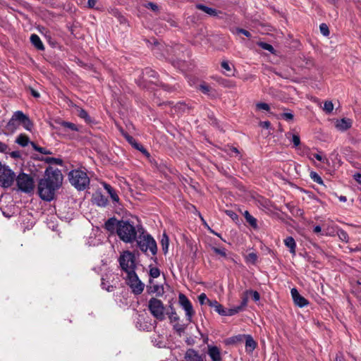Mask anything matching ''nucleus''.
<instances>
[{
	"label": "nucleus",
	"instance_id": "1",
	"mask_svg": "<svg viewBox=\"0 0 361 361\" xmlns=\"http://www.w3.org/2000/svg\"><path fill=\"white\" fill-rule=\"evenodd\" d=\"M63 176L59 169L49 167L46 169L44 178L38 183L39 197L45 201L54 199L55 192L62 184Z\"/></svg>",
	"mask_w": 361,
	"mask_h": 361
},
{
	"label": "nucleus",
	"instance_id": "2",
	"mask_svg": "<svg viewBox=\"0 0 361 361\" xmlns=\"http://www.w3.org/2000/svg\"><path fill=\"white\" fill-rule=\"evenodd\" d=\"M143 233L142 226L135 227L128 221H119L117 224V235L124 243H133L137 240V235Z\"/></svg>",
	"mask_w": 361,
	"mask_h": 361
},
{
	"label": "nucleus",
	"instance_id": "3",
	"mask_svg": "<svg viewBox=\"0 0 361 361\" xmlns=\"http://www.w3.org/2000/svg\"><path fill=\"white\" fill-rule=\"evenodd\" d=\"M71 184L78 190H85L89 188L90 180L87 173L81 169H73L68 173Z\"/></svg>",
	"mask_w": 361,
	"mask_h": 361
},
{
	"label": "nucleus",
	"instance_id": "4",
	"mask_svg": "<svg viewBox=\"0 0 361 361\" xmlns=\"http://www.w3.org/2000/svg\"><path fill=\"white\" fill-rule=\"evenodd\" d=\"M138 235V238H137L136 240L140 249L143 252L147 253L149 251L152 255H155L157 251V247L154 238L148 234L145 235L144 230L142 233H141Z\"/></svg>",
	"mask_w": 361,
	"mask_h": 361
},
{
	"label": "nucleus",
	"instance_id": "5",
	"mask_svg": "<svg viewBox=\"0 0 361 361\" xmlns=\"http://www.w3.org/2000/svg\"><path fill=\"white\" fill-rule=\"evenodd\" d=\"M148 310L151 314L157 320L165 319V306L161 300L152 298L148 302Z\"/></svg>",
	"mask_w": 361,
	"mask_h": 361
},
{
	"label": "nucleus",
	"instance_id": "6",
	"mask_svg": "<svg viewBox=\"0 0 361 361\" xmlns=\"http://www.w3.org/2000/svg\"><path fill=\"white\" fill-rule=\"evenodd\" d=\"M119 264L126 273L135 271L136 264L134 254L130 251H124L119 257Z\"/></svg>",
	"mask_w": 361,
	"mask_h": 361
},
{
	"label": "nucleus",
	"instance_id": "7",
	"mask_svg": "<svg viewBox=\"0 0 361 361\" xmlns=\"http://www.w3.org/2000/svg\"><path fill=\"white\" fill-rule=\"evenodd\" d=\"M18 189L24 192H31L35 188L32 177L28 174L21 173L16 178Z\"/></svg>",
	"mask_w": 361,
	"mask_h": 361
},
{
	"label": "nucleus",
	"instance_id": "8",
	"mask_svg": "<svg viewBox=\"0 0 361 361\" xmlns=\"http://www.w3.org/2000/svg\"><path fill=\"white\" fill-rule=\"evenodd\" d=\"M126 282L133 293L139 295L142 293L145 284L139 279L135 271L126 273Z\"/></svg>",
	"mask_w": 361,
	"mask_h": 361
},
{
	"label": "nucleus",
	"instance_id": "9",
	"mask_svg": "<svg viewBox=\"0 0 361 361\" xmlns=\"http://www.w3.org/2000/svg\"><path fill=\"white\" fill-rule=\"evenodd\" d=\"M178 302L185 312L186 320L191 322L192 317L195 314L191 302L183 293H180L178 295Z\"/></svg>",
	"mask_w": 361,
	"mask_h": 361
},
{
	"label": "nucleus",
	"instance_id": "10",
	"mask_svg": "<svg viewBox=\"0 0 361 361\" xmlns=\"http://www.w3.org/2000/svg\"><path fill=\"white\" fill-rule=\"evenodd\" d=\"M16 178L14 172L11 169H4L0 174V186L4 188H9L13 184Z\"/></svg>",
	"mask_w": 361,
	"mask_h": 361
},
{
	"label": "nucleus",
	"instance_id": "11",
	"mask_svg": "<svg viewBox=\"0 0 361 361\" xmlns=\"http://www.w3.org/2000/svg\"><path fill=\"white\" fill-rule=\"evenodd\" d=\"M290 293L295 304L298 307H303L309 304L307 300L302 297L296 288H292Z\"/></svg>",
	"mask_w": 361,
	"mask_h": 361
},
{
	"label": "nucleus",
	"instance_id": "12",
	"mask_svg": "<svg viewBox=\"0 0 361 361\" xmlns=\"http://www.w3.org/2000/svg\"><path fill=\"white\" fill-rule=\"evenodd\" d=\"M209 356L211 357L212 361H221V355L220 349L215 345H208Z\"/></svg>",
	"mask_w": 361,
	"mask_h": 361
},
{
	"label": "nucleus",
	"instance_id": "13",
	"mask_svg": "<svg viewBox=\"0 0 361 361\" xmlns=\"http://www.w3.org/2000/svg\"><path fill=\"white\" fill-rule=\"evenodd\" d=\"M323 226L324 231L322 234L324 235L334 236L338 229L332 221L325 223Z\"/></svg>",
	"mask_w": 361,
	"mask_h": 361
},
{
	"label": "nucleus",
	"instance_id": "14",
	"mask_svg": "<svg viewBox=\"0 0 361 361\" xmlns=\"http://www.w3.org/2000/svg\"><path fill=\"white\" fill-rule=\"evenodd\" d=\"M186 361H203L202 356L194 349H188L185 355Z\"/></svg>",
	"mask_w": 361,
	"mask_h": 361
},
{
	"label": "nucleus",
	"instance_id": "15",
	"mask_svg": "<svg viewBox=\"0 0 361 361\" xmlns=\"http://www.w3.org/2000/svg\"><path fill=\"white\" fill-rule=\"evenodd\" d=\"M92 202L97 206L104 207L107 204L108 200L101 192H97L92 196Z\"/></svg>",
	"mask_w": 361,
	"mask_h": 361
},
{
	"label": "nucleus",
	"instance_id": "16",
	"mask_svg": "<svg viewBox=\"0 0 361 361\" xmlns=\"http://www.w3.org/2000/svg\"><path fill=\"white\" fill-rule=\"evenodd\" d=\"M352 126V121L349 118H342L336 121V127L341 131H344L350 128Z\"/></svg>",
	"mask_w": 361,
	"mask_h": 361
},
{
	"label": "nucleus",
	"instance_id": "17",
	"mask_svg": "<svg viewBox=\"0 0 361 361\" xmlns=\"http://www.w3.org/2000/svg\"><path fill=\"white\" fill-rule=\"evenodd\" d=\"M196 6L198 9L202 11L210 16H218V14L221 13V12L218 11L216 9L208 7L203 4H197Z\"/></svg>",
	"mask_w": 361,
	"mask_h": 361
},
{
	"label": "nucleus",
	"instance_id": "18",
	"mask_svg": "<svg viewBox=\"0 0 361 361\" xmlns=\"http://www.w3.org/2000/svg\"><path fill=\"white\" fill-rule=\"evenodd\" d=\"M285 245L289 248L290 252L293 255H295L296 243L294 238L291 236L287 237L284 240Z\"/></svg>",
	"mask_w": 361,
	"mask_h": 361
},
{
	"label": "nucleus",
	"instance_id": "19",
	"mask_svg": "<svg viewBox=\"0 0 361 361\" xmlns=\"http://www.w3.org/2000/svg\"><path fill=\"white\" fill-rule=\"evenodd\" d=\"M55 122L57 124L60 125L61 126H62L65 128H68L72 131H78V128L77 127V126L75 124H74L73 123L64 121L61 119H57L55 121Z\"/></svg>",
	"mask_w": 361,
	"mask_h": 361
},
{
	"label": "nucleus",
	"instance_id": "20",
	"mask_svg": "<svg viewBox=\"0 0 361 361\" xmlns=\"http://www.w3.org/2000/svg\"><path fill=\"white\" fill-rule=\"evenodd\" d=\"M30 41L32 44L39 50H44V47L42 42L39 37L36 34H32L30 36Z\"/></svg>",
	"mask_w": 361,
	"mask_h": 361
},
{
	"label": "nucleus",
	"instance_id": "21",
	"mask_svg": "<svg viewBox=\"0 0 361 361\" xmlns=\"http://www.w3.org/2000/svg\"><path fill=\"white\" fill-rule=\"evenodd\" d=\"M256 342L251 336H246L245 349L247 352L252 353L256 348Z\"/></svg>",
	"mask_w": 361,
	"mask_h": 361
},
{
	"label": "nucleus",
	"instance_id": "22",
	"mask_svg": "<svg viewBox=\"0 0 361 361\" xmlns=\"http://www.w3.org/2000/svg\"><path fill=\"white\" fill-rule=\"evenodd\" d=\"M118 221L114 218L108 219L105 223V228L111 232H113L115 229L117 231V224Z\"/></svg>",
	"mask_w": 361,
	"mask_h": 361
},
{
	"label": "nucleus",
	"instance_id": "23",
	"mask_svg": "<svg viewBox=\"0 0 361 361\" xmlns=\"http://www.w3.org/2000/svg\"><path fill=\"white\" fill-rule=\"evenodd\" d=\"M104 188L107 191V192L109 194L110 197L114 202H118L119 197L116 194V191L110 185L107 183H104Z\"/></svg>",
	"mask_w": 361,
	"mask_h": 361
},
{
	"label": "nucleus",
	"instance_id": "24",
	"mask_svg": "<svg viewBox=\"0 0 361 361\" xmlns=\"http://www.w3.org/2000/svg\"><path fill=\"white\" fill-rule=\"evenodd\" d=\"M286 137L293 143L294 147H298L300 144V138L299 135L296 134H292L291 133H287L286 134Z\"/></svg>",
	"mask_w": 361,
	"mask_h": 361
},
{
	"label": "nucleus",
	"instance_id": "25",
	"mask_svg": "<svg viewBox=\"0 0 361 361\" xmlns=\"http://www.w3.org/2000/svg\"><path fill=\"white\" fill-rule=\"evenodd\" d=\"M209 306L214 307L216 312L224 316L225 309L216 300L209 301Z\"/></svg>",
	"mask_w": 361,
	"mask_h": 361
},
{
	"label": "nucleus",
	"instance_id": "26",
	"mask_svg": "<svg viewBox=\"0 0 361 361\" xmlns=\"http://www.w3.org/2000/svg\"><path fill=\"white\" fill-rule=\"evenodd\" d=\"M16 142L22 147H25L29 143V137L24 134H20L17 137Z\"/></svg>",
	"mask_w": 361,
	"mask_h": 361
},
{
	"label": "nucleus",
	"instance_id": "27",
	"mask_svg": "<svg viewBox=\"0 0 361 361\" xmlns=\"http://www.w3.org/2000/svg\"><path fill=\"white\" fill-rule=\"evenodd\" d=\"M27 116H25L22 111H16L13 116H12V119L16 122V121H20L21 123L25 121V119L27 118Z\"/></svg>",
	"mask_w": 361,
	"mask_h": 361
},
{
	"label": "nucleus",
	"instance_id": "28",
	"mask_svg": "<svg viewBox=\"0 0 361 361\" xmlns=\"http://www.w3.org/2000/svg\"><path fill=\"white\" fill-rule=\"evenodd\" d=\"M169 242V237L166 235V234L164 233L162 235L161 240V244L162 246V250L164 253H166L168 252Z\"/></svg>",
	"mask_w": 361,
	"mask_h": 361
},
{
	"label": "nucleus",
	"instance_id": "29",
	"mask_svg": "<svg viewBox=\"0 0 361 361\" xmlns=\"http://www.w3.org/2000/svg\"><path fill=\"white\" fill-rule=\"evenodd\" d=\"M242 311L241 307L239 306L233 307L232 308L225 310L224 316H233L239 312Z\"/></svg>",
	"mask_w": 361,
	"mask_h": 361
},
{
	"label": "nucleus",
	"instance_id": "30",
	"mask_svg": "<svg viewBox=\"0 0 361 361\" xmlns=\"http://www.w3.org/2000/svg\"><path fill=\"white\" fill-rule=\"evenodd\" d=\"M257 260V255L255 252H250L245 257V261L247 263L255 264Z\"/></svg>",
	"mask_w": 361,
	"mask_h": 361
},
{
	"label": "nucleus",
	"instance_id": "31",
	"mask_svg": "<svg viewBox=\"0 0 361 361\" xmlns=\"http://www.w3.org/2000/svg\"><path fill=\"white\" fill-rule=\"evenodd\" d=\"M338 236V238H340V240H341L342 241H344V242H348V233L343 231V229L341 228H338L336 233Z\"/></svg>",
	"mask_w": 361,
	"mask_h": 361
},
{
	"label": "nucleus",
	"instance_id": "32",
	"mask_svg": "<svg viewBox=\"0 0 361 361\" xmlns=\"http://www.w3.org/2000/svg\"><path fill=\"white\" fill-rule=\"evenodd\" d=\"M171 307V312L168 313L169 318L171 320V322H177L179 320V317L176 312L175 309L173 307Z\"/></svg>",
	"mask_w": 361,
	"mask_h": 361
},
{
	"label": "nucleus",
	"instance_id": "33",
	"mask_svg": "<svg viewBox=\"0 0 361 361\" xmlns=\"http://www.w3.org/2000/svg\"><path fill=\"white\" fill-rule=\"evenodd\" d=\"M150 293H157V295H161L164 293V289L161 286L154 285L151 287Z\"/></svg>",
	"mask_w": 361,
	"mask_h": 361
},
{
	"label": "nucleus",
	"instance_id": "34",
	"mask_svg": "<svg viewBox=\"0 0 361 361\" xmlns=\"http://www.w3.org/2000/svg\"><path fill=\"white\" fill-rule=\"evenodd\" d=\"M258 45L263 49L267 50V51H270L271 53H274V49L271 44L266 43V42H260L258 43Z\"/></svg>",
	"mask_w": 361,
	"mask_h": 361
},
{
	"label": "nucleus",
	"instance_id": "35",
	"mask_svg": "<svg viewBox=\"0 0 361 361\" xmlns=\"http://www.w3.org/2000/svg\"><path fill=\"white\" fill-rule=\"evenodd\" d=\"M323 109L327 114H330L334 109V104L331 102L326 101L324 102Z\"/></svg>",
	"mask_w": 361,
	"mask_h": 361
},
{
	"label": "nucleus",
	"instance_id": "36",
	"mask_svg": "<svg viewBox=\"0 0 361 361\" xmlns=\"http://www.w3.org/2000/svg\"><path fill=\"white\" fill-rule=\"evenodd\" d=\"M310 177L314 182H316L320 185L323 184V180H322V178L316 172H311Z\"/></svg>",
	"mask_w": 361,
	"mask_h": 361
},
{
	"label": "nucleus",
	"instance_id": "37",
	"mask_svg": "<svg viewBox=\"0 0 361 361\" xmlns=\"http://www.w3.org/2000/svg\"><path fill=\"white\" fill-rule=\"evenodd\" d=\"M198 300L200 302V303L201 305H204L205 303H208V305H209V301H211L210 300H209L206 295L205 293H201L199 296H198Z\"/></svg>",
	"mask_w": 361,
	"mask_h": 361
},
{
	"label": "nucleus",
	"instance_id": "38",
	"mask_svg": "<svg viewBox=\"0 0 361 361\" xmlns=\"http://www.w3.org/2000/svg\"><path fill=\"white\" fill-rule=\"evenodd\" d=\"M200 90L204 93V94H210V92H211V90H212V88L211 87H209V85H207V84H201L200 85Z\"/></svg>",
	"mask_w": 361,
	"mask_h": 361
},
{
	"label": "nucleus",
	"instance_id": "39",
	"mask_svg": "<svg viewBox=\"0 0 361 361\" xmlns=\"http://www.w3.org/2000/svg\"><path fill=\"white\" fill-rule=\"evenodd\" d=\"M149 275L152 278H157L160 275V271L157 267H151L149 270Z\"/></svg>",
	"mask_w": 361,
	"mask_h": 361
},
{
	"label": "nucleus",
	"instance_id": "40",
	"mask_svg": "<svg viewBox=\"0 0 361 361\" xmlns=\"http://www.w3.org/2000/svg\"><path fill=\"white\" fill-rule=\"evenodd\" d=\"M245 294L246 295H248V294L252 295V299L256 302L259 300V299H260L259 293L256 290H247L245 292Z\"/></svg>",
	"mask_w": 361,
	"mask_h": 361
},
{
	"label": "nucleus",
	"instance_id": "41",
	"mask_svg": "<svg viewBox=\"0 0 361 361\" xmlns=\"http://www.w3.org/2000/svg\"><path fill=\"white\" fill-rule=\"evenodd\" d=\"M256 107L259 110H264L269 111L270 110V107L268 104L264 102H259L256 104Z\"/></svg>",
	"mask_w": 361,
	"mask_h": 361
},
{
	"label": "nucleus",
	"instance_id": "42",
	"mask_svg": "<svg viewBox=\"0 0 361 361\" xmlns=\"http://www.w3.org/2000/svg\"><path fill=\"white\" fill-rule=\"evenodd\" d=\"M320 32L324 36H328L329 35V30L328 26L325 23H322L319 26Z\"/></svg>",
	"mask_w": 361,
	"mask_h": 361
},
{
	"label": "nucleus",
	"instance_id": "43",
	"mask_svg": "<svg viewBox=\"0 0 361 361\" xmlns=\"http://www.w3.org/2000/svg\"><path fill=\"white\" fill-rule=\"evenodd\" d=\"M78 116L82 118H84L86 121H90V116H88L87 111L82 109H80L79 111H78Z\"/></svg>",
	"mask_w": 361,
	"mask_h": 361
},
{
	"label": "nucleus",
	"instance_id": "44",
	"mask_svg": "<svg viewBox=\"0 0 361 361\" xmlns=\"http://www.w3.org/2000/svg\"><path fill=\"white\" fill-rule=\"evenodd\" d=\"M134 147L135 149H137V150L140 151L141 152H142L144 154H145L147 157H149V154L148 153V152L145 149V148L140 144H139L138 142H135V146Z\"/></svg>",
	"mask_w": 361,
	"mask_h": 361
},
{
	"label": "nucleus",
	"instance_id": "45",
	"mask_svg": "<svg viewBox=\"0 0 361 361\" xmlns=\"http://www.w3.org/2000/svg\"><path fill=\"white\" fill-rule=\"evenodd\" d=\"M212 250L217 255H219L224 257H226V250L224 248L220 249L217 247H212Z\"/></svg>",
	"mask_w": 361,
	"mask_h": 361
},
{
	"label": "nucleus",
	"instance_id": "46",
	"mask_svg": "<svg viewBox=\"0 0 361 361\" xmlns=\"http://www.w3.org/2000/svg\"><path fill=\"white\" fill-rule=\"evenodd\" d=\"M23 127L27 130H31V128H32V124L30 121V120L28 118V117H27L25 121L22 123Z\"/></svg>",
	"mask_w": 361,
	"mask_h": 361
},
{
	"label": "nucleus",
	"instance_id": "47",
	"mask_svg": "<svg viewBox=\"0 0 361 361\" xmlns=\"http://www.w3.org/2000/svg\"><path fill=\"white\" fill-rule=\"evenodd\" d=\"M246 221L250 224V226L255 228L257 227V219L252 215L246 219Z\"/></svg>",
	"mask_w": 361,
	"mask_h": 361
},
{
	"label": "nucleus",
	"instance_id": "48",
	"mask_svg": "<svg viewBox=\"0 0 361 361\" xmlns=\"http://www.w3.org/2000/svg\"><path fill=\"white\" fill-rule=\"evenodd\" d=\"M6 127L10 130H14L16 128V122L11 118L8 122Z\"/></svg>",
	"mask_w": 361,
	"mask_h": 361
},
{
	"label": "nucleus",
	"instance_id": "49",
	"mask_svg": "<svg viewBox=\"0 0 361 361\" xmlns=\"http://www.w3.org/2000/svg\"><path fill=\"white\" fill-rule=\"evenodd\" d=\"M226 214L230 216L233 220H237L238 218V216L237 215V214H235L234 212H233L232 210H226Z\"/></svg>",
	"mask_w": 361,
	"mask_h": 361
},
{
	"label": "nucleus",
	"instance_id": "50",
	"mask_svg": "<svg viewBox=\"0 0 361 361\" xmlns=\"http://www.w3.org/2000/svg\"><path fill=\"white\" fill-rule=\"evenodd\" d=\"M312 156L319 161H324L326 158L323 157L320 154H312L310 156V159H312Z\"/></svg>",
	"mask_w": 361,
	"mask_h": 361
},
{
	"label": "nucleus",
	"instance_id": "51",
	"mask_svg": "<svg viewBox=\"0 0 361 361\" xmlns=\"http://www.w3.org/2000/svg\"><path fill=\"white\" fill-rule=\"evenodd\" d=\"M281 117L286 121H292L293 119V114L292 113H283Z\"/></svg>",
	"mask_w": 361,
	"mask_h": 361
},
{
	"label": "nucleus",
	"instance_id": "52",
	"mask_svg": "<svg viewBox=\"0 0 361 361\" xmlns=\"http://www.w3.org/2000/svg\"><path fill=\"white\" fill-rule=\"evenodd\" d=\"M236 32L237 33H241V34L245 35L247 37H251V34L250 33V32H248L246 30L242 29V28H237L236 29Z\"/></svg>",
	"mask_w": 361,
	"mask_h": 361
},
{
	"label": "nucleus",
	"instance_id": "53",
	"mask_svg": "<svg viewBox=\"0 0 361 361\" xmlns=\"http://www.w3.org/2000/svg\"><path fill=\"white\" fill-rule=\"evenodd\" d=\"M147 8H151L154 11H158V6L154 3L149 2L146 5Z\"/></svg>",
	"mask_w": 361,
	"mask_h": 361
},
{
	"label": "nucleus",
	"instance_id": "54",
	"mask_svg": "<svg viewBox=\"0 0 361 361\" xmlns=\"http://www.w3.org/2000/svg\"><path fill=\"white\" fill-rule=\"evenodd\" d=\"M47 161L51 162V163H54L56 164H59V165H61L62 164V161L60 159H56V158H49V159H47Z\"/></svg>",
	"mask_w": 361,
	"mask_h": 361
},
{
	"label": "nucleus",
	"instance_id": "55",
	"mask_svg": "<svg viewBox=\"0 0 361 361\" xmlns=\"http://www.w3.org/2000/svg\"><path fill=\"white\" fill-rule=\"evenodd\" d=\"M221 65L224 70L231 71V67L227 61H222Z\"/></svg>",
	"mask_w": 361,
	"mask_h": 361
},
{
	"label": "nucleus",
	"instance_id": "56",
	"mask_svg": "<svg viewBox=\"0 0 361 361\" xmlns=\"http://www.w3.org/2000/svg\"><path fill=\"white\" fill-rule=\"evenodd\" d=\"M37 152H39V153L42 154H50L51 152L47 150V149L44 148V147H39V149H37Z\"/></svg>",
	"mask_w": 361,
	"mask_h": 361
},
{
	"label": "nucleus",
	"instance_id": "57",
	"mask_svg": "<svg viewBox=\"0 0 361 361\" xmlns=\"http://www.w3.org/2000/svg\"><path fill=\"white\" fill-rule=\"evenodd\" d=\"M247 296H245L243 298L241 304L238 306L240 307L241 310H243L244 309V307L247 305Z\"/></svg>",
	"mask_w": 361,
	"mask_h": 361
},
{
	"label": "nucleus",
	"instance_id": "58",
	"mask_svg": "<svg viewBox=\"0 0 361 361\" xmlns=\"http://www.w3.org/2000/svg\"><path fill=\"white\" fill-rule=\"evenodd\" d=\"M8 149L7 145L5 143L0 142V152H5Z\"/></svg>",
	"mask_w": 361,
	"mask_h": 361
},
{
	"label": "nucleus",
	"instance_id": "59",
	"mask_svg": "<svg viewBox=\"0 0 361 361\" xmlns=\"http://www.w3.org/2000/svg\"><path fill=\"white\" fill-rule=\"evenodd\" d=\"M97 2V0H88L87 1V6L89 8H94Z\"/></svg>",
	"mask_w": 361,
	"mask_h": 361
},
{
	"label": "nucleus",
	"instance_id": "60",
	"mask_svg": "<svg viewBox=\"0 0 361 361\" xmlns=\"http://www.w3.org/2000/svg\"><path fill=\"white\" fill-rule=\"evenodd\" d=\"M102 287L103 289H106L109 292L113 290V286H106V283L104 281L102 282Z\"/></svg>",
	"mask_w": 361,
	"mask_h": 361
},
{
	"label": "nucleus",
	"instance_id": "61",
	"mask_svg": "<svg viewBox=\"0 0 361 361\" xmlns=\"http://www.w3.org/2000/svg\"><path fill=\"white\" fill-rule=\"evenodd\" d=\"M354 179L359 183L361 184V173H355L354 176Z\"/></svg>",
	"mask_w": 361,
	"mask_h": 361
},
{
	"label": "nucleus",
	"instance_id": "62",
	"mask_svg": "<svg viewBox=\"0 0 361 361\" xmlns=\"http://www.w3.org/2000/svg\"><path fill=\"white\" fill-rule=\"evenodd\" d=\"M313 231L315 233H321L322 232V228L320 226L317 225L314 227Z\"/></svg>",
	"mask_w": 361,
	"mask_h": 361
},
{
	"label": "nucleus",
	"instance_id": "63",
	"mask_svg": "<svg viewBox=\"0 0 361 361\" xmlns=\"http://www.w3.org/2000/svg\"><path fill=\"white\" fill-rule=\"evenodd\" d=\"M260 126L263 128H268L270 126V123L269 121H263L261 122Z\"/></svg>",
	"mask_w": 361,
	"mask_h": 361
},
{
	"label": "nucleus",
	"instance_id": "64",
	"mask_svg": "<svg viewBox=\"0 0 361 361\" xmlns=\"http://www.w3.org/2000/svg\"><path fill=\"white\" fill-rule=\"evenodd\" d=\"M335 361H344V358L342 354L336 355Z\"/></svg>",
	"mask_w": 361,
	"mask_h": 361
}]
</instances>
